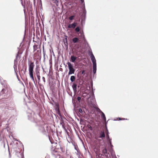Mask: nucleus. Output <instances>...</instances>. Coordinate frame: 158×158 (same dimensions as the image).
Here are the masks:
<instances>
[{"instance_id": "46", "label": "nucleus", "mask_w": 158, "mask_h": 158, "mask_svg": "<svg viewBox=\"0 0 158 158\" xmlns=\"http://www.w3.org/2000/svg\"><path fill=\"white\" fill-rule=\"evenodd\" d=\"M84 94H83V95L84 96H85V95H84Z\"/></svg>"}, {"instance_id": "19", "label": "nucleus", "mask_w": 158, "mask_h": 158, "mask_svg": "<svg viewBox=\"0 0 158 158\" xmlns=\"http://www.w3.org/2000/svg\"><path fill=\"white\" fill-rule=\"evenodd\" d=\"M86 13V11L85 9V6H84V8L83 9V14L84 15L85 17Z\"/></svg>"}, {"instance_id": "25", "label": "nucleus", "mask_w": 158, "mask_h": 158, "mask_svg": "<svg viewBox=\"0 0 158 158\" xmlns=\"http://www.w3.org/2000/svg\"><path fill=\"white\" fill-rule=\"evenodd\" d=\"M14 68L15 73L17 74L16 71L17 70V66L16 65L14 64Z\"/></svg>"}, {"instance_id": "21", "label": "nucleus", "mask_w": 158, "mask_h": 158, "mask_svg": "<svg viewBox=\"0 0 158 158\" xmlns=\"http://www.w3.org/2000/svg\"><path fill=\"white\" fill-rule=\"evenodd\" d=\"M53 2L55 3L57 6H58L59 5V1L58 0H52Z\"/></svg>"}, {"instance_id": "12", "label": "nucleus", "mask_w": 158, "mask_h": 158, "mask_svg": "<svg viewBox=\"0 0 158 158\" xmlns=\"http://www.w3.org/2000/svg\"><path fill=\"white\" fill-rule=\"evenodd\" d=\"M77 57L76 56H71L70 59L71 61L72 62H74L77 59Z\"/></svg>"}, {"instance_id": "32", "label": "nucleus", "mask_w": 158, "mask_h": 158, "mask_svg": "<svg viewBox=\"0 0 158 158\" xmlns=\"http://www.w3.org/2000/svg\"><path fill=\"white\" fill-rule=\"evenodd\" d=\"M78 111L81 114H82L83 113V110H82L81 109V108L79 109Z\"/></svg>"}, {"instance_id": "27", "label": "nucleus", "mask_w": 158, "mask_h": 158, "mask_svg": "<svg viewBox=\"0 0 158 158\" xmlns=\"http://www.w3.org/2000/svg\"><path fill=\"white\" fill-rule=\"evenodd\" d=\"M65 37V42L64 40V41L65 43H66L67 44H68V41H67V36H66L65 35L64 36Z\"/></svg>"}, {"instance_id": "4", "label": "nucleus", "mask_w": 158, "mask_h": 158, "mask_svg": "<svg viewBox=\"0 0 158 158\" xmlns=\"http://www.w3.org/2000/svg\"><path fill=\"white\" fill-rule=\"evenodd\" d=\"M67 64L68 65V68L69 69V72L68 73V75H70L72 74H74L75 72V69L73 68V66L70 62H68L67 63Z\"/></svg>"}, {"instance_id": "30", "label": "nucleus", "mask_w": 158, "mask_h": 158, "mask_svg": "<svg viewBox=\"0 0 158 158\" xmlns=\"http://www.w3.org/2000/svg\"><path fill=\"white\" fill-rule=\"evenodd\" d=\"M43 54L44 55V57L45 54H46V53H45V52L44 51V46H43Z\"/></svg>"}, {"instance_id": "37", "label": "nucleus", "mask_w": 158, "mask_h": 158, "mask_svg": "<svg viewBox=\"0 0 158 158\" xmlns=\"http://www.w3.org/2000/svg\"><path fill=\"white\" fill-rule=\"evenodd\" d=\"M81 2L82 3H84V6L85 5H84V0H81Z\"/></svg>"}, {"instance_id": "11", "label": "nucleus", "mask_w": 158, "mask_h": 158, "mask_svg": "<svg viewBox=\"0 0 158 158\" xmlns=\"http://www.w3.org/2000/svg\"><path fill=\"white\" fill-rule=\"evenodd\" d=\"M29 73L30 77L31 78L32 80L33 81L34 83H35V81L33 76V72H29Z\"/></svg>"}, {"instance_id": "16", "label": "nucleus", "mask_w": 158, "mask_h": 158, "mask_svg": "<svg viewBox=\"0 0 158 158\" xmlns=\"http://www.w3.org/2000/svg\"><path fill=\"white\" fill-rule=\"evenodd\" d=\"M35 74L37 76L38 79L40 81V72L39 71H36Z\"/></svg>"}, {"instance_id": "42", "label": "nucleus", "mask_w": 158, "mask_h": 158, "mask_svg": "<svg viewBox=\"0 0 158 158\" xmlns=\"http://www.w3.org/2000/svg\"><path fill=\"white\" fill-rule=\"evenodd\" d=\"M26 69H27V68L26 67L25 68V71L24 72V73H25V72H26Z\"/></svg>"}, {"instance_id": "14", "label": "nucleus", "mask_w": 158, "mask_h": 158, "mask_svg": "<svg viewBox=\"0 0 158 158\" xmlns=\"http://www.w3.org/2000/svg\"><path fill=\"white\" fill-rule=\"evenodd\" d=\"M39 130L42 132H44L45 131V129L43 126H41L39 128Z\"/></svg>"}, {"instance_id": "40", "label": "nucleus", "mask_w": 158, "mask_h": 158, "mask_svg": "<svg viewBox=\"0 0 158 158\" xmlns=\"http://www.w3.org/2000/svg\"><path fill=\"white\" fill-rule=\"evenodd\" d=\"M104 151H105V152L106 153H107V150L105 148Z\"/></svg>"}, {"instance_id": "45", "label": "nucleus", "mask_w": 158, "mask_h": 158, "mask_svg": "<svg viewBox=\"0 0 158 158\" xmlns=\"http://www.w3.org/2000/svg\"><path fill=\"white\" fill-rule=\"evenodd\" d=\"M84 94H83V95L84 96H85V95H84Z\"/></svg>"}, {"instance_id": "44", "label": "nucleus", "mask_w": 158, "mask_h": 158, "mask_svg": "<svg viewBox=\"0 0 158 158\" xmlns=\"http://www.w3.org/2000/svg\"><path fill=\"white\" fill-rule=\"evenodd\" d=\"M118 118V120H122L121 118Z\"/></svg>"}, {"instance_id": "23", "label": "nucleus", "mask_w": 158, "mask_h": 158, "mask_svg": "<svg viewBox=\"0 0 158 158\" xmlns=\"http://www.w3.org/2000/svg\"><path fill=\"white\" fill-rule=\"evenodd\" d=\"M80 37L81 39H82V37L84 38L85 36L84 35L83 32H80Z\"/></svg>"}, {"instance_id": "33", "label": "nucleus", "mask_w": 158, "mask_h": 158, "mask_svg": "<svg viewBox=\"0 0 158 158\" xmlns=\"http://www.w3.org/2000/svg\"><path fill=\"white\" fill-rule=\"evenodd\" d=\"M81 39H82V41L85 42L86 41L85 37H84V38L82 37V38Z\"/></svg>"}, {"instance_id": "31", "label": "nucleus", "mask_w": 158, "mask_h": 158, "mask_svg": "<svg viewBox=\"0 0 158 158\" xmlns=\"http://www.w3.org/2000/svg\"><path fill=\"white\" fill-rule=\"evenodd\" d=\"M81 98L80 97H78L77 98V100L79 102H80Z\"/></svg>"}, {"instance_id": "2", "label": "nucleus", "mask_w": 158, "mask_h": 158, "mask_svg": "<svg viewBox=\"0 0 158 158\" xmlns=\"http://www.w3.org/2000/svg\"><path fill=\"white\" fill-rule=\"evenodd\" d=\"M89 54L91 60L93 64V73L95 74L96 73L97 70L96 60L91 51L89 52Z\"/></svg>"}, {"instance_id": "7", "label": "nucleus", "mask_w": 158, "mask_h": 158, "mask_svg": "<svg viewBox=\"0 0 158 158\" xmlns=\"http://www.w3.org/2000/svg\"><path fill=\"white\" fill-rule=\"evenodd\" d=\"M77 23L75 22L73 23L72 24H69L68 27L69 28H74L75 27L77 26Z\"/></svg>"}, {"instance_id": "20", "label": "nucleus", "mask_w": 158, "mask_h": 158, "mask_svg": "<svg viewBox=\"0 0 158 158\" xmlns=\"http://www.w3.org/2000/svg\"><path fill=\"white\" fill-rule=\"evenodd\" d=\"M75 80V77L74 76H72L70 77V80L72 82H74Z\"/></svg>"}, {"instance_id": "8", "label": "nucleus", "mask_w": 158, "mask_h": 158, "mask_svg": "<svg viewBox=\"0 0 158 158\" xmlns=\"http://www.w3.org/2000/svg\"><path fill=\"white\" fill-rule=\"evenodd\" d=\"M105 135L104 131H101L99 132V138H102L105 137Z\"/></svg>"}, {"instance_id": "22", "label": "nucleus", "mask_w": 158, "mask_h": 158, "mask_svg": "<svg viewBox=\"0 0 158 158\" xmlns=\"http://www.w3.org/2000/svg\"><path fill=\"white\" fill-rule=\"evenodd\" d=\"M94 108L99 112L101 113L102 112L99 108L97 107V106H96L95 107H94Z\"/></svg>"}, {"instance_id": "41", "label": "nucleus", "mask_w": 158, "mask_h": 158, "mask_svg": "<svg viewBox=\"0 0 158 158\" xmlns=\"http://www.w3.org/2000/svg\"><path fill=\"white\" fill-rule=\"evenodd\" d=\"M58 114L59 115H60V116H61V114H60V112H59V111H58Z\"/></svg>"}, {"instance_id": "3", "label": "nucleus", "mask_w": 158, "mask_h": 158, "mask_svg": "<svg viewBox=\"0 0 158 158\" xmlns=\"http://www.w3.org/2000/svg\"><path fill=\"white\" fill-rule=\"evenodd\" d=\"M27 116L29 119L32 121H35L36 116L34 112L31 110H29L27 113Z\"/></svg>"}, {"instance_id": "29", "label": "nucleus", "mask_w": 158, "mask_h": 158, "mask_svg": "<svg viewBox=\"0 0 158 158\" xmlns=\"http://www.w3.org/2000/svg\"><path fill=\"white\" fill-rule=\"evenodd\" d=\"M0 82L1 84L2 85H3L4 86H5V82H6V81H3V82H2V81H1V80H0Z\"/></svg>"}, {"instance_id": "24", "label": "nucleus", "mask_w": 158, "mask_h": 158, "mask_svg": "<svg viewBox=\"0 0 158 158\" xmlns=\"http://www.w3.org/2000/svg\"><path fill=\"white\" fill-rule=\"evenodd\" d=\"M75 31L77 32H79L80 31V28L79 27H77L75 29Z\"/></svg>"}, {"instance_id": "17", "label": "nucleus", "mask_w": 158, "mask_h": 158, "mask_svg": "<svg viewBox=\"0 0 158 158\" xmlns=\"http://www.w3.org/2000/svg\"><path fill=\"white\" fill-rule=\"evenodd\" d=\"M106 140H108V139H110L111 138H110L109 137V132L108 131V129L106 128Z\"/></svg>"}, {"instance_id": "18", "label": "nucleus", "mask_w": 158, "mask_h": 158, "mask_svg": "<svg viewBox=\"0 0 158 158\" xmlns=\"http://www.w3.org/2000/svg\"><path fill=\"white\" fill-rule=\"evenodd\" d=\"M110 152L112 156H113L115 154V152L114 151L113 148H110Z\"/></svg>"}, {"instance_id": "39", "label": "nucleus", "mask_w": 158, "mask_h": 158, "mask_svg": "<svg viewBox=\"0 0 158 158\" xmlns=\"http://www.w3.org/2000/svg\"><path fill=\"white\" fill-rule=\"evenodd\" d=\"M85 73V71L84 70H83L82 72H81V74H84Z\"/></svg>"}, {"instance_id": "15", "label": "nucleus", "mask_w": 158, "mask_h": 158, "mask_svg": "<svg viewBox=\"0 0 158 158\" xmlns=\"http://www.w3.org/2000/svg\"><path fill=\"white\" fill-rule=\"evenodd\" d=\"M79 40V39L77 37H74L72 39V41L73 43H75L78 42Z\"/></svg>"}, {"instance_id": "38", "label": "nucleus", "mask_w": 158, "mask_h": 158, "mask_svg": "<svg viewBox=\"0 0 158 158\" xmlns=\"http://www.w3.org/2000/svg\"><path fill=\"white\" fill-rule=\"evenodd\" d=\"M21 157L22 158H24L23 155V153H21Z\"/></svg>"}, {"instance_id": "34", "label": "nucleus", "mask_w": 158, "mask_h": 158, "mask_svg": "<svg viewBox=\"0 0 158 158\" xmlns=\"http://www.w3.org/2000/svg\"><path fill=\"white\" fill-rule=\"evenodd\" d=\"M42 79L44 81V82L45 83V78L44 77H43Z\"/></svg>"}, {"instance_id": "13", "label": "nucleus", "mask_w": 158, "mask_h": 158, "mask_svg": "<svg viewBox=\"0 0 158 158\" xmlns=\"http://www.w3.org/2000/svg\"><path fill=\"white\" fill-rule=\"evenodd\" d=\"M102 114L101 115L102 118L103 119L104 121L106 122V117L105 114L103 112L101 113Z\"/></svg>"}, {"instance_id": "9", "label": "nucleus", "mask_w": 158, "mask_h": 158, "mask_svg": "<svg viewBox=\"0 0 158 158\" xmlns=\"http://www.w3.org/2000/svg\"><path fill=\"white\" fill-rule=\"evenodd\" d=\"M72 87L74 93H76L77 91V85L74 83L73 84Z\"/></svg>"}, {"instance_id": "6", "label": "nucleus", "mask_w": 158, "mask_h": 158, "mask_svg": "<svg viewBox=\"0 0 158 158\" xmlns=\"http://www.w3.org/2000/svg\"><path fill=\"white\" fill-rule=\"evenodd\" d=\"M29 66V72H33L34 67V62L29 61L28 62Z\"/></svg>"}, {"instance_id": "26", "label": "nucleus", "mask_w": 158, "mask_h": 158, "mask_svg": "<svg viewBox=\"0 0 158 158\" xmlns=\"http://www.w3.org/2000/svg\"><path fill=\"white\" fill-rule=\"evenodd\" d=\"M75 16L74 15L71 16L69 17V19L70 20H72L73 19Z\"/></svg>"}, {"instance_id": "28", "label": "nucleus", "mask_w": 158, "mask_h": 158, "mask_svg": "<svg viewBox=\"0 0 158 158\" xmlns=\"http://www.w3.org/2000/svg\"><path fill=\"white\" fill-rule=\"evenodd\" d=\"M60 123L62 125V127L63 128H64L65 129V127H64V122L63 121H61Z\"/></svg>"}, {"instance_id": "35", "label": "nucleus", "mask_w": 158, "mask_h": 158, "mask_svg": "<svg viewBox=\"0 0 158 158\" xmlns=\"http://www.w3.org/2000/svg\"><path fill=\"white\" fill-rule=\"evenodd\" d=\"M37 47V46L35 45L34 46V49L35 50H36V48Z\"/></svg>"}, {"instance_id": "36", "label": "nucleus", "mask_w": 158, "mask_h": 158, "mask_svg": "<svg viewBox=\"0 0 158 158\" xmlns=\"http://www.w3.org/2000/svg\"><path fill=\"white\" fill-rule=\"evenodd\" d=\"M21 4L23 6H24V5H23V1H22V0H21Z\"/></svg>"}, {"instance_id": "5", "label": "nucleus", "mask_w": 158, "mask_h": 158, "mask_svg": "<svg viewBox=\"0 0 158 158\" xmlns=\"http://www.w3.org/2000/svg\"><path fill=\"white\" fill-rule=\"evenodd\" d=\"M90 100L88 101L89 104L92 107H95L97 105L95 98L94 97H92L90 98Z\"/></svg>"}, {"instance_id": "10", "label": "nucleus", "mask_w": 158, "mask_h": 158, "mask_svg": "<svg viewBox=\"0 0 158 158\" xmlns=\"http://www.w3.org/2000/svg\"><path fill=\"white\" fill-rule=\"evenodd\" d=\"M111 139H109L107 140V144L108 145L110 146V148H113V145L111 143Z\"/></svg>"}, {"instance_id": "1", "label": "nucleus", "mask_w": 158, "mask_h": 158, "mask_svg": "<svg viewBox=\"0 0 158 158\" xmlns=\"http://www.w3.org/2000/svg\"><path fill=\"white\" fill-rule=\"evenodd\" d=\"M11 94V90L10 88H6V89H2L0 92V95L2 99L9 97Z\"/></svg>"}, {"instance_id": "43", "label": "nucleus", "mask_w": 158, "mask_h": 158, "mask_svg": "<svg viewBox=\"0 0 158 158\" xmlns=\"http://www.w3.org/2000/svg\"><path fill=\"white\" fill-rule=\"evenodd\" d=\"M121 119H122V120H124L125 119L127 120V118L125 119V118H121Z\"/></svg>"}]
</instances>
